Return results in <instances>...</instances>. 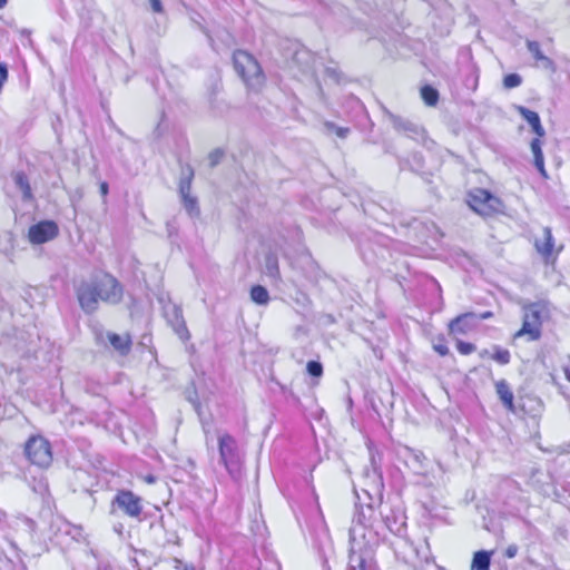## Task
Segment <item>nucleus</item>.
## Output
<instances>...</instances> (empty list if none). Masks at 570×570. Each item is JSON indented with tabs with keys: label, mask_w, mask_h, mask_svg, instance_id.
<instances>
[{
	"label": "nucleus",
	"mask_w": 570,
	"mask_h": 570,
	"mask_svg": "<svg viewBox=\"0 0 570 570\" xmlns=\"http://www.w3.org/2000/svg\"><path fill=\"white\" fill-rule=\"evenodd\" d=\"M492 315H493L492 312H484L482 314H478V323L482 320L492 317Z\"/></svg>",
	"instance_id": "nucleus-36"
},
{
	"label": "nucleus",
	"mask_w": 570,
	"mask_h": 570,
	"mask_svg": "<svg viewBox=\"0 0 570 570\" xmlns=\"http://www.w3.org/2000/svg\"><path fill=\"white\" fill-rule=\"evenodd\" d=\"M549 316V306L544 302L528 304L523 307V323L515 337L528 335L530 341H537L541 336L543 318Z\"/></svg>",
	"instance_id": "nucleus-3"
},
{
	"label": "nucleus",
	"mask_w": 570,
	"mask_h": 570,
	"mask_svg": "<svg viewBox=\"0 0 570 570\" xmlns=\"http://www.w3.org/2000/svg\"><path fill=\"white\" fill-rule=\"evenodd\" d=\"M13 180H14L16 186L21 190L22 198L24 200H31L32 199V190H31L28 177L22 171H18L13 175Z\"/></svg>",
	"instance_id": "nucleus-20"
},
{
	"label": "nucleus",
	"mask_w": 570,
	"mask_h": 570,
	"mask_svg": "<svg viewBox=\"0 0 570 570\" xmlns=\"http://www.w3.org/2000/svg\"><path fill=\"white\" fill-rule=\"evenodd\" d=\"M532 130L537 134V138H541L546 135V130L541 125V121L539 120L535 125L531 126Z\"/></svg>",
	"instance_id": "nucleus-33"
},
{
	"label": "nucleus",
	"mask_w": 570,
	"mask_h": 570,
	"mask_svg": "<svg viewBox=\"0 0 570 570\" xmlns=\"http://www.w3.org/2000/svg\"><path fill=\"white\" fill-rule=\"evenodd\" d=\"M306 370L309 375L320 377L323 374V366L317 361H309L306 365Z\"/></svg>",
	"instance_id": "nucleus-27"
},
{
	"label": "nucleus",
	"mask_w": 570,
	"mask_h": 570,
	"mask_svg": "<svg viewBox=\"0 0 570 570\" xmlns=\"http://www.w3.org/2000/svg\"><path fill=\"white\" fill-rule=\"evenodd\" d=\"M469 206L482 216H490L502 210V202L487 189L476 188L469 193Z\"/></svg>",
	"instance_id": "nucleus-4"
},
{
	"label": "nucleus",
	"mask_w": 570,
	"mask_h": 570,
	"mask_svg": "<svg viewBox=\"0 0 570 570\" xmlns=\"http://www.w3.org/2000/svg\"><path fill=\"white\" fill-rule=\"evenodd\" d=\"M364 488L363 492L366 493L368 497L376 495L381 497L384 483H383V476L379 468L374 464V461L372 460V468L365 470L364 472Z\"/></svg>",
	"instance_id": "nucleus-11"
},
{
	"label": "nucleus",
	"mask_w": 570,
	"mask_h": 570,
	"mask_svg": "<svg viewBox=\"0 0 570 570\" xmlns=\"http://www.w3.org/2000/svg\"><path fill=\"white\" fill-rule=\"evenodd\" d=\"M80 307L85 313H94L99 305L98 286L96 279L81 282L76 289Z\"/></svg>",
	"instance_id": "nucleus-7"
},
{
	"label": "nucleus",
	"mask_w": 570,
	"mask_h": 570,
	"mask_svg": "<svg viewBox=\"0 0 570 570\" xmlns=\"http://www.w3.org/2000/svg\"><path fill=\"white\" fill-rule=\"evenodd\" d=\"M518 551H519V548H518V546H517V544H510V546L505 549V551H504V556H505L507 558H509V559H512V558H514V557L517 556Z\"/></svg>",
	"instance_id": "nucleus-32"
},
{
	"label": "nucleus",
	"mask_w": 570,
	"mask_h": 570,
	"mask_svg": "<svg viewBox=\"0 0 570 570\" xmlns=\"http://www.w3.org/2000/svg\"><path fill=\"white\" fill-rule=\"evenodd\" d=\"M518 110L519 114L523 117L524 120L529 122L530 126L535 125L540 120V117L535 111H532L525 107H519Z\"/></svg>",
	"instance_id": "nucleus-25"
},
{
	"label": "nucleus",
	"mask_w": 570,
	"mask_h": 570,
	"mask_svg": "<svg viewBox=\"0 0 570 570\" xmlns=\"http://www.w3.org/2000/svg\"><path fill=\"white\" fill-rule=\"evenodd\" d=\"M527 48L537 61L541 62V67L551 71L556 70L554 62L544 56L541 51L540 45L537 41H528Z\"/></svg>",
	"instance_id": "nucleus-17"
},
{
	"label": "nucleus",
	"mask_w": 570,
	"mask_h": 570,
	"mask_svg": "<svg viewBox=\"0 0 570 570\" xmlns=\"http://www.w3.org/2000/svg\"><path fill=\"white\" fill-rule=\"evenodd\" d=\"M530 147H531V151L533 154L535 168L539 170V173L541 174L542 177L547 178L548 175H547V171L544 168V157H543V153H542L541 139L534 138L531 141Z\"/></svg>",
	"instance_id": "nucleus-18"
},
{
	"label": "nucleus",
	"mask_w": 570,
	"mask_h": 570,
	"mask_svg": "<svg viewBox=\"0 0 570 570\" xmlns=\"http://www.w3.org/2000/svg\"><path fill=\"white\" fill-rule=\"evenodd\" d=\"M492 552L481 550L474 553L471 570H490Z\"/></svg>",
	"instance_id": "nucleus-19"
},
{
	"label": "nucleus",
	"mask_w": 570,
	"mask_h": 570,
	"mask_svg": "<svg viewBox=\"0 0 570 570\" xmlns=\"http://www.w3.org/2000/svg\"><path fill=\"white\" fill-rule=\"evenodd\" d=\"M250 298L256 304L265 305L269 301V294L264 286L256 285L250 289Z\"/></svg>",
	"instance_id": "nucleus-22"
},
{
	"label": "nucleus",
	"mask_w": 570,
	"mask_h": 570,
	"mask_svg": "<svg viewBox=\"0 0 570 570\" xmlns=\"http://www.w3.org/2000/svg\"><path fill=\"white\" fill-rule=\"evenodd\" d=\"M184 570H195L193 566H185Z\"/></svg>",
	"instance_id": "nucleus-39"
},
{
	"label": "nucleus",
	"mask_w": 570,
	"mask_h": 570,
	"mask_svg": "<svg viewBox=\"0 0 570 570\" xmlns=\"http://www.w3.org/2000/svg\"><path fill=\"white\" fill-rule=\"evenodd\" d=\"M495 390L499 399L509 411H514L513 392L511 391L505 380H500L495 383Z\"/></svg>",
	"instance_id": "nucleus-16"
},
{
	"label": "nucleus",
	"mask_w": 570,
	"mask_h": 570,
	"mask_svg": "<svg viewBox=\"0 0 570 570\" xmlns=\"http://www.w3.org/2000/svg\"><path fill=\"white\" fill-rule=\"evenodd\" d=\"M220 157H222L220 151H215V153L210 154L209 159H210L212 166H215L219 161Z\"/></svg>",
	"instance_id": "nucleus-34"
},
{
	"label": "nucleus",
	"mask_w": 570,
	"mask_h": 570,
	"mask_svg": "<svg viewBox=\"0 0 570 570\" xmlns=\"http://www.w3.org/2000/svg\"><path fill=\"white\" fill-rule=\"evenodd\" d=\"M456 348H458V351L462 355H469V354H471L472 352L475 351V345L472 344V343H468V342H463V341H458L456 342Z\"/></svg>",
	"instance_id": "nucleus-29"
},
{
	"label": "nucleus",
	"mask_w": 570,
	"mask_h": 570,
	"mask_svg": "<svg viewBox=\"0 0 570 570\" xmlns=\"http://www.w3.org/2000/svg\"><path fill=\"white\" fill-rule=\"evenodd\" d=\"M8 0H0V9L7 4Z\"/></svg>",
	"instance_id": "nucleus-38"
},
{
	"label": "nucleus",
	"mask_w": 570,
	"mask_h": 570,
	"mask_svg": "<svg viewBox=\"0 0 570 570\" xmlns=\"http://www.w3.org/2000/svg\"><path fill=\"white\" fill-rule=\"evenodd\" d=\"M534 247L544 258H549L553 254L554 239L549 227L542 229V236L535 239Z\"/></svg>",
	"instance_id": "nucleus-14"
},
{
	"label": "nucleus",
	"mask_w": 570,
	"mask_h": 570,
	"mask_svg": "<svg viewBox=\"0 0 570 570\" xmlns=\"http://www.w3.org/2000/svg\"><path fill=\"white\" fill-rule=\"evenodd\" d=\"M234 68L247 89L258 92L265 85V75L257 60L247 51L238 50L233 56Z\"/></svg>",
	"instance_id": "nucleus-1"
},
{
	"label": "nucleus",
	"mask_w": 570,
	"mask_h": 570,
	"mask_svg": "<svg viewBox=\"0 0 570 570\" xmlns=\"http://www.w3.org/2000/svg\"><path fill=\"white\" fill-rule=\"evenodd\" d=\"M59 233L57 224L52 220H42L32 225L28 232L29 242L40 245L53 239Z\"/></svg>",
	"instance_id": "nucleus-10"
},
{
	"label": "nucleus",
	"mask_w": 570,
	"mask_h": 570,
	"mask_svg": "<svg viewBox=\"0 0 570 570\" xmlns=\"http://www.w3.org/2000/svg\"><path fill=\"white\" fill-rule=\"evenodd\" d=\"M522 78L518 73H509L503 78V86L505 89L517 88L521 85Z\"/></svg>",
	"instance_id": "nucleus-26"
},
{
	"label": "nucleus",
	"mask_w": 570,
	"mask_h": 570,
	"mask_svg": "<svg viewBox=\"0 0 570 570\" xmlns=\"http://www.w3.org/2000/svg\"><path fill=\"white\" fill-rule=\"evenodd\" d=\"M98 286V295L100 301L116 304L122 297V287L119 282L111 275L105 274L96 278Z\"/></svg>",
	"instance_id": "nucleus-8"
},
{
	"label": "nucleus",
	"mask_w": 570,
	"mask_h": 570,
	"mask_svg": "<svg viewBox=\"0 0 570 570\" xmlns=\"http://www.w3.org/2000/svg\"><path fill=\"white\" fill-rule=\"evenodd\" d=\"M194 177L193 169L187 166L183 168L181 176L179 179V195L183 205L190 216H198L199 207L197 198L191 195V180Z\"/></svg>",
	"instance_id": "nucleus-6"
},
{
	"label": "nucleus",
	"mask_w": 570,
	"mask_h": 570,
	"mask_svg": "<svg viewBox=\"0 0 570 570\" xmlns=\"http://www.w3.org/2000/svg\"><path fill=\"white\" fill-rule=\"evenodd\" d=\"M478 327V314L464 313L452 320L449 324L450 334L465 335Z\"/></svg>",
	"instance_id": "nucleus-12"
},
{
	"label": "nucleus",
	"mask_w": 570,
	"mask_h": 570,
	"mask_svg": "<svg viewBox=\"0 0 570 570\" xmlns=\"http://www.w3.org/2000/svg\"><path fill=\"white\" fill-rule=\"evenodd\" d=\"M265 273L274 279L279 278L278 259L275 255L269 254L265 257Z\"/></svg>",
	"instance_id": "nucleus-21"
},
{
	"label": "nucleus",
	"mask_w": 570,
	"mask_h": 570,
	"mask_svg": "<svg viewBox=\"0 0 570 570\" xmlns=\"http://www.w3.org/2000/svg\"><path fill=\"white\" fill-rule=\"evenodd\" d=\"M100 193L102 196H106L108 194L109 187L106 181H102L99 186Z\"/></svg>",
	"instance_id": "nucleus-35"
},
{
	"label": "nucleus",
	"mask_w": 570,
	"mask_h": 570,
	"mask_svg": "<svg viewBox=\"0 0 570 570\" xmlns=\"http://www.w3.org/2000/svg\"><path fill=\"white\" fill-rule=\"evenodd\" d=\"M421 97L428 106H434L439 99V92L431 86L421 89Z\"/></svg>",
	"instance_id": "nucleus-23"
},
{
	"label": "nucleus",
	"mask_w": 570,
	"mask_h": 570,
	"mask_svg": "<svg viewBox=\"0 0 570 570\" xmlns=\"http://www.w3.org/2000/svg\"><path fill=\"white\" fill-rule=\"evenodd\" d=\"M24 453L32 464L40 468H48L52 462L50 443L40 435L31 436L27 441Z\"/></svg>",
	"instance_id": "nucleus-5"
},
{
	"label": "nucleus",
	"mask_w": 570,
	"mask_h": 570,
	"mask_svg": "<svg viewBox=\"0 0 570 570\" xmlns=\"http://www.w3.org/2000/svg\"><path fill=\"white\" fill-rule=\"evenodd\" d=\"M150 8L156 13H161L164 11L163 3L160 0H148Z\"/></svg>",
	"instance_id": "nucleus-31"
},
{
	"label": "nucleus",
	"mask_w": 570,
	"mask_h": 570,
	"mask_svg": "<svg viewBox=\"0 0 570 570\" xmlns=\"http://www.w3.org/2000/svg\"><path fill=\"white\" fill-rule=\"evenodd\" d=\"M112 504L117 505L126 515L138 519L142 512L141 498L128 490H120Z\"/></svg>",
	"instance_id": "nucleus-9"
},
{
	"label": "nucleus",
	"mask_w": 570,
	"mask_h": 570,
	"mask_svg": "<svg viewBox=\"0 0 570 570\" xmlns=\"http://www.w3.org/2000/svg\"><path fill=\"white\" fill-rule=\"evenodd\" d=\"M165 313L176 334L184 341L188 340L189 332L187 330L181 308L173 305L166 308Z\"/></svg>",
	"instance_id": "nucleus-13"
},
{
	"label": "nucleus",
	"mask_w": 570,
	"mask_h": 570,
	"mask_svg": "<svg viewBox=\"0 0 570 570\" xmlns=\"http://www.w3.org/2000/svg\"><path fill=\"white\" fill-rule=\"evenodd\" d=\"M107 338L111 346L121 355H126L130 351L131 340L128 334L118 335L116 333H107Z\"/></svg>",
	"instance_id": "nucleus-15"
},
{
	"label": "nucleus",
	"mask_w": 570,
	"mask_h": 570,
	"mask_svg": "<svg viewBox=\"0 0 570 570\" xmlns=\"http://www.w3.org/2000/svg\"><path fill=\"white\" fill-rule=\"evenodd\" d=\"M219 463L226 469L232 479L238 480L242 475L243 456L237 441L228 433L218 435Z\"/></svg>",
	"instance_id": "nucleus-2"
},
{
	"label": "nucleus",
	"mask_w": 570,
	"mask_h": 570,
	"mask_svg": "<svg viewBox=\"0 0 570 570\" xmlns=\"http://www.w3.org/2000/svg\"><path fill=\"white\" fill-rule=\"evenodd\" d=\"M433 350L441 356H445L449 354V347L444 343H435L433 345Z\"/></svg>",
	"instance_id": "nucleus-30"
},
{
	"label": "nucleus",
	"mask_w": 570,
	"mask_h": 570,
	"mask_svg": "<svg viewBox=\"0 0 570 570\" xmlns=\"http://www.w3.org/2000/svg\"><path fill=\"white\" fill-rule=\"evenodd\" d=\"M146 481H147L148 483H154V482H155V478H154V476H151V475H148V476L146 478Z\"/></svg>",
	"instance_id": "nucleus-37"
},
{
	"label": "nucleus",
	"mask_w": 570,
	"mask_h": 570,
	"mask_svg": "<svg viewBox=\"0 0 570 570\" xmlns=\"http://www.w3.org/2000/svg\"><path fill=\"white\" fill-rule=\"evenodd\" d=\"M325 128L328 130V131H333L335 132L338 137L341 138H345L350 131L348 128H345V127H338L336 126L335 124L333 122H325Z\"/></svg>",
	"instance_id": "nucleus-28"
},
{
	"label": "nucleus",
	"mask_w": 570,
	"mask_h": 570,
	"mask_svg": "<svg viewBox=\"0 0 570 570\" xmlns=\"http://www.w3.org/2000/svg\"><path fill=\"white\" fill-rule=\"evenodd\" d=\"M492 358L499 364L505 365L510 362V352L505 348L495 346L494 353L492 354Z\"/></svg>",
	"instance_id": "nucleus-24"
}]
</instances>
